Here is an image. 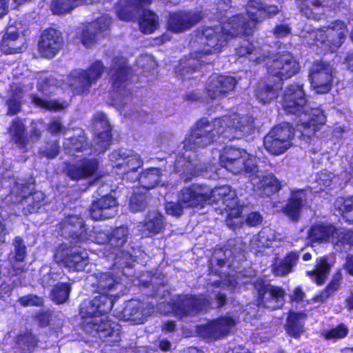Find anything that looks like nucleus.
<instances>
[{
  "mask_svg": "<svg viewBox=\"0 0 353 353\" xmlns=\"http://www.w3.org/2000/svg\"><path fill=\"white\" fill-rule=\"evenodd\" d=\"M279 11L276 6L264 5L259 0H249L246 8L248 19L243 15H236L221 26L205 27L199 32L194 41L198 44L196 50L191 54L190 57L182 60L176 72L185 76L196 70L201 63L210 61L208 55L219 52L230 39L241 34H249L256 23L276 14Z\"/></svg>",
  "mask_w": 353,
  "mask_h": 353,
  "instance_id": "obj_1",
  "label": "nucleus"
},
{
  "mask_svg": "<svg viewBox=\"0 0 353 353\" xmlns=\"http://www.w3.org/2000/svg\"><path fill=\"white\" fill-rule=\"evenodd\" d=\"M253 121L252 117L236 112L215 119L212 123L206 119H201L186 135L183 142L184 152L175 161V170H191V154L210 145L216 135L230 140L248 136L253 130Z\"/></svg>",
  "mask_w": 353,
  "mask_h": 353,
  "instance_id": "obj_2",
  "label": "nucleus"
},
{
  "mask_svg": "<svg viewBox=\"0 0 353 353\" xmlns=\"http://www.w3.org/2000/svg\"><path fill=\"white\" fill-rule=\"evenodd\" d=\"M95 278L99 289V295L92 300L84 301L80 307L82 326L85 332L98 336L100 339L110 338L107 341L118 342L120 340L121 325L116 322H110L105 315L110 312L114 302L118 297L123 287L118 277L113 278L110 273H99L91 276L90 279Z\"/></svg>",
  "mask_w": 353,
  "mask_h": 353,
  "instance_id": "obj_3",
  "label": "nucleus"
},
{
  "mask_svg": "<svg viewBox=\"0 0 353 353\" xmlns=\"http://www.w3.org/2000/svg\"><path fill=\"white\" fill-rule=\"evenodd\" d=\"M219 201L225 206L227 225L233 230L240 227L243 223L240 217L243 206L239 204L236 192L228 185L211 189L206 185L193 184L180 192L177 203H168L165 210L170 215L179 216L182 214L183 208H203Z\"/></svg>",
  "mask_w": 353,
  "mask_h": 353,
  "instance_id": "obj_4",
  "label": "nucleus"
},
{
  "mask_svg": "<svg viewBox=\"0 0 353 353\" xmlns=\"http://www.w3.org/2000/svg\"><path fill=\"white\" fill-rule=\"evenodd\" d=\"M219 162L222 168L231 173L245 174L250 179L254 190L262 196H269L281 188L279 180L272 174L259 171L256 157L243 149L225 148L219 155Z\"/></svg>",
  "mask_w": 353,
  "mask_h": 353,
  "instance_id": "obj_5",
  "label": "nucleus"
},
{
  "mask_svg": "<svg viewBox=\"0 0 353 353\" xmlns=\"http://www.w3.org/2000/svg\"><path fill=\"white\" fill-rule=\"evenodd\" d=\"M281 104L286 112L298 116L297 130L306 141L314 135L321 125L325 123L326 116L321 109L312 108L306 105L302 85L294 83L286 87Z\"/></svg>",
  "mask_w": 353,
  "mask_h": 353,
  "instance_id": "obj_6",
  "label": "nucleus"
},
{
  "mask_svg": "<svg viewBox=\"0 0 353 353\" xmlns=\"http://www.w3.org/2000/svg\"><path fill=\"white\" fill-rule=\"evenodd\" d=\"M269 48V46H261L259 41L243 40L236 51L239 57L248 55L251 61L265 63L270 75L278 77L280 81L289 79L299 71V63L291 53L271 56Z\"/></svg>",
  "mask_w": 353,
  "mask_h": 353,
  "instance_id": "obj_7",
  "label": "nucleus"
},
{
  "mask_svg": "<svg viewBox=\"0 0 353 353\" xmlns=\"http://www.w3.org/2000/svg\"><path fill=\"white\" fill-rule=\"evenodd\" d=\"M212 305L210 300L204 295H177L172 298L163 297L157 305V310L161 314L172 313L181 319H185L196 315L199 312Z\"/></svg>",
  "mask_w": 353,
  "mask_h": 353,
  "instance_id": "obj_8",
  "label": "nucleus"
},
{
  "mask_svg": "<svg viewBox=\"0 0 353 353\" xmlns=\"http://www.w3.org/2000/svg\"><path fill=\"white\" fill-rule=\"evenodd\" d=\"M347 33L346 26L342 21H335L327 27L312 30L306 26L301 36L307 43L316 46L324 52H335L344 41Z\"/></svg>",
  "mask_w": 353,
  "mask_h": 353,
  "instance_id": "obj_9",
  "label": "nucleus"
},
{
  "mask_svg": "<svg viewBox=\"0 0 353 353\" xmlns=\"http://www.w3.org/2000/svg\"><path fill=\"white\" fill-rule=\"evenodd\" d=\"M151 0H120L116 6L117 17L123 21H132L141 11L139 27L145 34H150L157 29L158 17L152 11L144 9Z\"/></svg>",
  "mask_w": 353,
  "mask_h": 353,
  "instance_id": "obj_10",
  "label": "nucleus"
},
{
  "mask_svg": "<svg viewBox=\"0 0 353 353\" xmlns=\"http://www.w3.org/2000/svg\"><path fill=\"white\" fill-rule=\"evenodd\" d=\"M59 231L61 235L65 238H72L74 243H84L87 242H95L99 244H105L108 243L107 246L110 245L109 235L104 232H90L87 234V230L85 228L83 221L81 218L71 215L65 218L59 225Z\"/></svg>",
  "mask_w": 353,
  "mask_h": 353,
  "instance_id": "obj_11",
  "label": "nucleus"
},
{
  "mask_svg": "<svg viewBox=\"0 0 353 353\" xmlns=\"http://www.w3.org/2000/svg\"><path fill=\"white\" fill-rule=\"evenodd\" d=\"M226 256V252L223 253L221 250L216 251L210 261V274L214 275H219L221 280L213 281V285L216 288H220V290L227 289L230 292H237L241 289V284H247L248 281L244 280L243 278L244 274L240 272H235L234 274H227L223 271L224 268H226V263L221 256Z\"/></svg>",
  "mask_w": 353,
  "mask_h": 353,
  "instance_id": "obj_12",
  "label": "nucleus"
},
{
  "mask_svg": "<svg viewBox=\"0 0 353 353\" xmlns=\"http://www.w3.org/2000/svg\"><path fill=\"white\" fill-rule=\"evenodd\" d=\"M30 185L23 183L14 182L10 193L4 199L6 203H21L24 214L34 213L43 205L44 194L42 192H34L30 194Z\"/></svg>",
  "mask_w": 353,
  "mask_h": 353,
  "instance_id": "obj_13",
  "label": "nucleus"
},
{
  "mask_svg": "<svg viewBox=\"0 0 353 353\" xmlns=\"http://www.w3.org/2000/svg\"><path fill=\"white\" fill-rule=\"evenodd\" d=\"M70 247L67 245H61L59 247L54 254L57 263H61L68 268L70 271H82L89 265L88 253L85 249L82 250L83 243H74L75 241L70 238Z\"/></svg>",
  "mask_w": 353,
  "mask_h": 353,
  "instance_id": "obj_14",
  "label": "nucleus"
},
{
  "mask_svg": "<svg viewBox=\"0 0 353 353\" xmlns=\"http://www.w3.org/2000/svg\"><path fill=\"white\" fill-rule=\"evenodd\" d=\"M103 71L104 67L99 61H94L87 70H73L68 77V86L76 94L87 92Z\"/></svg>",
  "mask_w": 353,
  "mask_h": 353,
  "instance_id": "obj_15",
  "label": "nucleus"
},
{
  "mask_svg": "<svg viewBox=\"0 0 353 353\" xmlns=\"http://www.w3.org/2000/svg\"><path fill=\"white\" fill-rule=\"evenodd\" d=\"M293 136L292 126L288 123H283L272 129L265 137L264 147L272 154H281L292 146Z\"/></svg>",
  "mask_w": 353,
  "mask_h": 353,
  "instance_id": "obj_16",
  "label": "nucleus"
},
{
  "mask_svg": "<svg viewBox=\"0 0 353 353\" xmlns=\"http://www.w3.org/2000/svg\"><path fill=\"white\" fill-rule=\"evenodd\" d=\"M345 230L338 229L332 225L317 223L313 225L308 232L312 247L332 242L336 247H344Z\"/></svg>",
  "mask_w": 353,
  "mask_h": 353,
  "instance_id": "obj_17",
  "label": "nucleus"
},
{
  "mask_svg": "<svg viewBox=\"0 0 353 353\" xmlns=\"http://www.w3.org/2000/svg\"><path fill=\"white\" fill-rule=\"evenodd\" d=\"M334 68L329 62L315 61L310 70L311 87L318 94L328 92L332 85Z\"/></svg>",
  "mask_w": 353,
  "mask_h": 353,
  "instance_id": "obj_18",
  "label": "nucleus"
},
{
  "mask_svg": "<svg viewBox=\"0 0 353 353\" xmlns=\"http://www.w3.org/2000/svg\"><path fill=\"white\" fill-rule=\"evenodd\" d=\"M129 68H127L126 61L123 58L117 59L112 69V90L114 103L117 105L125 103V99L129 97L130 92L128 88V75Z\"/></svg>",
  "mask_w": 353,
  "mask_h": 353,
  "instance_id": "obj_19",
  "label": "nucleus"
},
{
  "mask_svg": "<svg viewBox=\"0 0 353 353\" xmlns=\"http://www.w3.org/2000/svg\"><path fill=\"white\" fill-rule=\"evenodd\" d=\"M254 284L258 292L259 307L276 310L283 305L284 291L281 288L272 285L261 279H256Z\"/></svg>",
  "mask_w": 353,
  "mask_h": 353,
  "instance_id": "obj_20",
  "label": "nucleus"
},
{
  "mask_svg": "<svg viewBox=\"0 0 353 353\" xmlns=\"http://www.w3.org/2000/svg\"><path fill=\"white\" fill-rule=\"evenodd\" d=\"M110 159L122 174L136 172L143 164L140 156L129 150L114 151L110 155Z\"/></svg>",
  "mask_w": 353,
  "mask_h": 353,
  "instance_id": "obj_21",
  "label": "nucleus"
},
{
  "mask_svg": "<svg viewBox=\"0 0 353 353\" xmlns=\"http://www.w3.org/2000/svg\"><path fill=\"white\" fill-rule=\"evenodd\" d=\"M236 85V80L230 76H211L206 85V92L211 99L221 100L232 92Z\"/></svg>",
  "mask_w": 353,
  "mask_h": 353,
  "instance_id": "obj_22",
  "label": "nucleus"
},
{
  "mask_svg": "<svg viewBox=\"0 0 353 353\" xmlns=\"http://www.w3.org/2000/svg\"><path fill=\"white\" fill-rule=\"evenodd\" d=\"M236 324L235 319L230 315H225L202 327L199 333L208 339H216L229 334L232 332Z\"/></svg>",
  "mask_w": 353,
  "mask_h": 353,
  "instance_id": "obj_23",
  "label": "nucleus"
},
{
  "mask_svg": "<svg viewBox=\"0 0 353 353\" xmlns=\"http://www.w3.org/2000/svg\"><path fill=\"white\" fill-rule=\"evenodd\" d=\"M145 304L139 300L132 299L125 303L119 317L125 321H132L134 324L143 323L146 317L154 312L153 305Z\"/></svg>",
  "mask_w": 353,
  "mask_h": 353,
  "instance_id": "obj_24",
  "label": "nucleus"
},
{
  "mask_svg": "<svg viewBox=\"0 0 353 353\" xmlns=\"http://www.w3.org/2000/svg\"><path fill=\"white\" fill-rule=\"evenodd\" d=\"M63 39L60 32L52 28L46 30L39 42V51L46 58H52L62 46Z\"/></svg>",
  "mask_w": 353,
  "mask_h": 353,
  "instance_id": "obj_25",
  "label": "nucleus"
},
{
  "mask_svg": "<svg viewBox=\"0 0 353 353\" xmlns=\"http://www.w3.org/2000/svg\"><path fill=\"white\" fill-rule=\"evenodd\" d=\"M93 128L96 134V150L103 152L111 143L110 126L106 116L101 112L95 114L93 119Z\"/></svg>",
  "mask_w": 353,
  "mask_h": 353,
  "instance_id": "obj_26",
  "label": "nucleus"
},
{
  "mask_svg": "<svg viewBox=\"0 0 353 353\" xmlns=\"http://www.w3.org/2000/svg\"><path fill=\"white\" fill-rule=\"evenodd\" d=\"M203 18L198 12H177L171 13L168 20L170 30L179 32L190 28Z\"/></svg>",
  "mask_w": 353,
  "mask_h": 353,
  "instance_id": "obj_27",
  "label": "nucleus"
},
{
  "mask_svg": "<svg viewBox=\"0 0 353 353\" xmlns=\"http://www.w3.org/2000/svg\"><path fill=\"white\" fill-rule=\"evenodd\" d=\"M117 202L110 195H105L92 203L90 216L92 219L102 220L114 216L117 214Z\"/></svg>",
  "mask_w": 353,
  "mask_h": 353,
  "instance_id": "obj_28",
  "label": "nucleus"
},
{
  "mask_svg": "<svg viewBox=\"0 0 353 353\" xmlns=\"http://www.w3.org/2000/svg\"><path fill=\"white\" fill-rule=\"evenodd\" d=\"M111 19L108 15H103L89 23L83 30L82 43L86 47H90L94 43L99 37V34L108 28Z\"/></svg>",
  "mask_w": 353,
  "mask_h": 353,
  "instance_id": "obj_29",
  "label": "nucleus"
},
{
  "mask_svg": "<svg viewBox=\"0 0 353 353\" xmlns=\"http://www.w3.org/2000/svg\"><path fill=\"white\" fill-rule=\"evenodd\" d=\"M339 0H334L333 3L327 2L322 4L319 0H298V6L301 13L308 19H319L325 14V8H334Z\"/></svg>",
  "mask_w": 353,
  "mask_h": 353,
  "instance_id": "obj_30",
  "label": "nucleus"
},
{
  "mask_svg": "<svg viewBox=\"0 0 353 353\" xmlns=\"http://www.w3.org/2000/svg\"><path fill=\"white\" fill-rule=\"evenodd\" d=\"M97 168L95 159H83L79 164L68 165L65 172L71 179L77 180L93 175Z\"/></svg>",
  "mask_w": 353,
  "mask_h": 353,
  "instance_id": "obj_31",
  "label": "nucleus"
},
{
  "mask_svg": "<svg viewBox=\"0 0 353 353\" xmlns=\"http://www.w3.org/2000/svg\"><path fill=\"white\" fill-rule=\"evenodd\" d=\"M335 263L332 255L325 256L316 259L315 269L307 272L309 276L317 285L323 284L327 279L331 268Z\"/></svg>",
  "mask_w": 353,
  "mask_h": 353,
  "instance_id": "obj_32",
  "label": "nucleus"
},
{
  "mask_svg": "<svg viewBox=\"0 0 353 353\" xmlns=\"http://www.w3.org/2000/svg\"><path fill=\"white\" fill-rule=\"evenodd\" d=\"M23 39L19 37L14 28L10 26L3 37L1 49L6 54L18 53L22 51Z\"/></svg>",
  "mask_w": 353,
  "mask_h": 353,
  "instance_id": "obj_33",
  "label": "nucleus"
},
{
  "mask_svg": "<svg viewBox=\"0 0 353 353\" xmlns=\"http://www.w3.org/2000/svg\"><path fill=\"white\" fill-rule=\"evenodd\" d=\"M305 199L306 193L304 190L292 192L291 196L283 210L284 214L292 220L297 221L300 216L303 202Z\"/></svg>",
  "mask_w": 353,
  "mask_h": 353,
  "instance_id": "obj_34",
  "label": "nucleus"
},
{
  "mask_svg": "<svg viewBox=\"0 0 353 353\" xmlns=\"http://www.w3.org/2000/svg\"><path fill=\"white\" fill-rule=\"evenodd\" d=\"M275 240V231L270 228H264L257 235L252 237L250 241L251 249L261 252L262 248H270Z\"/></svg>",
  "mask_w": 353,
  "mask_h": 353,
  "instance_id": "obj_35",
  "label": "nucleus"
},
{
  "mask_svg": "<svg viewBox=\"0 0 353 353\" xmlns=\"http://www.w3.org/2000/svg\"><path fill=\"white\" fill-rule=\"evenodd\" d=\"M299 254L292 252L283 260H276L272 266V272L276 276H285L292 272V268L296 264Z\"/></svg>",
  "mask_w": 353,
  "mask_h": 353,
  "instance_id": "obj_36",
  "label": "nucleus"
},
{
  "mask_svg": "<svg viewBox=\"0 0 353 353\" xmlns=\"http://www.w3.org/2000/svg\"><path fill=\"white\" fill-rule=\"evenodd\" d=\"M281 88V83L280 81L274 83V85L262 83L256 91V98L262 103H270L277 97L278 92Z\"/></svg>",
  "mask_w": 353,
  "mask_h": 353,
  "instance_id": "obj_37",
  "label": "nucleus"
},
{
  "mask_svg": "<svg viewBox=\"0 0 353 353\" xmlns=\"http://www.w3.org/2000/svg\"><path fill=\"white\" fill-rule=\"evenodd\" d=\"M305 318L306 316L303 312H290L286 324L288 333L294 338L299 337L303 332V323Z\"/></svg>",
  "mask_w": 353,
  "mask_h": 353,
  "instance_id": "obj_38",
  "label": "nucleus"
},
{
  "mask_svg": "<svg viewBox=\"0 0 353 353\" xmlns=\"http://www.w3.org/2000/svg\"><path fill=\"white\" fill-rule=\"evenodd\" d=\"M92 3V0H52L50 8L54 14H64L79 6L82 2Z\"/></svg>",
  "mask_w": 353,
  "mask_h": 353,
  "instance_id": "obj_39",
  "label": "nucleus"
},
{
  "mask_svg": "<svg viewBox=\"0 0 353 353\" xmlns=\"http://www.w3.org/2000/svg\"><path fill=\"white\" fill-rule=\"evenodd\" d=\"M74 132L75 137L66 138L65 141L63 143L65 150H68L69 152L83 150L85 149V146L87 145L83 130L77 128L74 130Z\"/></svg>",
  "mask_w": 353,
  "mask_h": 353,
  "instance_id": "obj_40",
  "label": "nucleus"
},
{
  "mask_svg": "<svg viewBox=\"0 0 353 353\" xmlns=\"http://www.w3.org/2000/svg\"><path fill=\"white\" fill-rule=\"evenodd\" d=\"M25 126L22 121L15 119L9 128L11 141L19 148H23L27 144V139L24 134Z\"/></svg>",
  "mask_w": 353,
  "mask_h": 353,
  "instance_id": "obj_41",
  "label": "nucleus"
},
{
  "mask_svg": "<svg viewBox=\"0 0 353 353\" xmlns=\"http://www.w3.org/2000/svg\"><path fill=\"white\" fill-rule=\"evenodd\" d=\"M161 174L159 168H152L145 170L139 176V183L141 184V190L154 188L159 182Z\"/></svg>",
  "mask_w": 353,
  "mask_h": 353,
  "instance_id": "obj_42",
  "label": "nucleus"
},
{
  "mask_svg": "<svg viewBox=\"0 0 353 353\" xmlns=\"http://www.w3.org/2000/svg\"><path fill=\"white\" fill-rule=\"evenodd\" d=\"M334 208L346 221L353 223V196L338 198L334 202Z\"/></svg>",
  "mask_w": 353,
  "mask_h": 353,
  "instance_id": "obj_43",
  "label": "nucleus"
},
{
  "mask_svg": "<svg viewBox=\"0 0 353 353\" xmlns=\"http://www.w3.org/2000/svg\"><path fill=\"white\" fill-rule=\"evenodd\" d=\"M31 98L32 103L36 106L46 110L59 111L65 108L68 105L66 102H59L54 100H48L37 95H32Z\"/></svg>",
  "mask_w": 353,
  "mask_h": 353,
  "instance_id": "obj_44",
  "label": "nucleus"
},
{
  "mask_svg": "<svg viewBox=\"0 0 353 353\" xmlns=\"http://www.w3.org/2000/svg\"><path fill=\"white\" fill-rule=\"evenodd\" d=\"M144 227L150 233H159L163 227L162 215L157 211L150 212L145 219Z\"/></svg>",
  "mask_w": 353,
  "mask_h": 353,
  "instance_id": "obj_45",
  "label": "nucleus"
},
{
  "mask_svg": "<svg viewBox=\"0 0 353 353\" xmlns=\"http://www.w3.org/2000/svg\"><path fill=\"white\" fill-rule=\"evenodd\" d=\"M141 188L134 191L133 195L130 200V208L132 212H140L147 206L146 192H143Z\"/></svg>",
  "mask_w": 353,
  "mask_h": 353,
  "instance_id": "obj_46",
  "label": "nucleus"
},
{
  "mask_svg": "<svg viewBox=\"0 0 353 353\" xmlns=\"http://www.w3.org/2000/svg\"><path fill=\"white\" fill-rule=\"evenodd\" d=\"M70 288L69 284L59 283L54 285L51 292L52 299L58 304L65 302L69 296Z\"/></svg>",
  "mask_w": 353,
  "mask_h": 353,
  "instance_id": "obj_47",
  "label": "nucleus"
},
{
  "mask_svg": "<svg viewBox=\"0 0 353 353\" xmlns=\"http://www.w3.org/2000/svg\"><path fill=\"white\" fill-rule=\"evenodd\" d=\"M128 230L126 227L121 226L114 229L110 238V245L114 249L119 248L127 241Z\"/></svg>",
  "mask_w": 353,
  "mask_h": 353,
  "instance_id": "obj_48",
  "label": "nucleus"
},
{
  "mask_svg": "<svg viewBox=\"0 0 353 353\" xmlns=\"http://www.w3.org/2000/svg\"><path fill=\"white\" fill-rule=\"evenodd\" d=\"M333 180H336V177L332 173L327 171L322 172L318 174L313 189H316V192L323 191L331 186Z\"/></svg>",
  "mask_w": 353,
  "mask_h": 353,
  "instance_id": "obj_49",
  "label": "nucleus"
},
{
  "mask_svg": "<svg viewBox=\"0 0 353 353\" xmlns=\"http://www.w3.org/2000/svg\"><path fill=\"white\" fill-rule=\"evenodd\" d=\"M17 343L23 351L30 352L36 345L37 341L31 333L27 332L18 336Z\"/></svg>",
  "mask_w": 353,
  "mask_h": 353,
  "instance_id": "obj_50",
  "label": "nucleus"
},
{
  "mask_svg": "<svg viewBox=\"0 0 353 353\" xmlns=\"http://www.w3.org/2000/svg\"><path fill=\"white\" fill-rule=\"evenodd\" d=\"M24 92L23 88H17L14 90V94L12 99H10L8 101V113L10 114H15L20 110L21 103V93Z\"/></svg>",
  "mask_w": 353,
  "mask_h": 353,
  "instance_id": "obj_51",
  "label": "nucleus"
},
{
  "mask_svg": "<svg viewBox=\"0 0 353 353\" xmlns=\"http://www.w3.org/2000/svg\"><path fill=\"white\" fill-rule=\"evenodd\" d=\"M14 258L17 262H22L26 256V248L21 238L16 237L13 242Z\"/></svg>",
  "mask_w": 353,
  "mask_h": 353,
  "instance_id": "obj_52",
  "label": "nucleus"
},
{
  "mask_svg": "<svg viewBox=\"0 0 353 353\" xmlns=\"http://www.w3.org/2000/svg\"><path fill=\"white\" fill-rule=\"evenodd\" d=\"M340 283L337 279H334L327 287L326 290L314 298V302H323L330 295L333 294L339 288Z\"/></svg>",
  "mask_w": 353,
  "mask_h": 353,
  "instance_id": "obj_53",
  "label": "nucleus"
},
{
  "mask_svg": "<svg viewBox=\"0 0 353 353\" xmlns=\"http://www.w3.org/2000/svg\"><path fill=\"white\" fill-rule=\"evenodd\" d=\"M347 334V328L345 325H341L327 332L325 336L327 339H339L345 337Z\"/></svg>",
  "mask_w": 353,
  "mask_h": 353,
  "instance_id": "obj_54",
  "label": "nucleus"
},
{
  "mask_svg": "<svg viewBox=\"0 0 353 353\" xmlns=\"http://www.w3.org/2000/svg\"><path fill=\"white\" fill-rule=\"evenodd\" d=\"M48 130L52 134H57L62 132L64 135L68 136L69 134L68 130L63 127L61 121L58 119H53L49 123Z\"/></svg>",
  "mask_w": 353,
  "mask_h": 353,
  "instance_id": "obj_55",
  "label": "nucleus"
},
{
  "mask_svg": "<svg viewBox=\"0 0 353 353\" xmlns=\"http://www.w3.org/2000/svg\"><path fill=\"white\" fill-rule=\"evenodd\" d=\"M19 302L23 306H39L43 303V299L35 295H27L21 297Z\"/></svg>",
  "mask_w": 353,
  "mask_h": 353,
  "instance_id": "obj_56",
  "label": "nucleus"
},
{
  "mask_svg": "<svg viewBox=\"0 0 353 353\" xmlns=\"http://www.w3.org/2000/svg\"><path fill=\"white\" fill-rule=\"evenodd\" d=\"M38 90L45 95H49L54 92L55 88L48 84V80L45 77L41 79L38 82Z\"/></svg>",
  "mask_w": 353,
  "mask_h": 353,
  "instance_id": "obj_57",
  "label": "nucleus"
},
{
  "mask_svg": "<svg viewBox=\"0 0 353 353\" xmlns=\"http://www.w3.org/2000/svg\"><path fill=\"white\" fill-rule=\"evenodd\" d=\"M263 217L259 212H251L245 219V223L250 226H256L262 223Z\"/></svg>",
  "mask_w": 353,
  "mask_h": 353,
  "instance_id": "obj_58",
  "label": "nucleus"
},
{
  "mask_svg": "<svg viewBox=\"0 0 353 353\" xmlns=\"http://www.w3.org/2000/svg\"><path fill=\"white\" fill-rule=\"evenodd\" d=\"M290 33V28L287 25L281 24L275 27L274 34L278 38H283Z\"/></svg>",
  "mask_w": 353,
  "mask_h": 353,
  "instance_id": "obj_59",
  "label": "nucleus"
},
{
  "mask_svg": "<svg viewBox=\"0 0 353 353\" xmlns=\"http://www.w3.org/2000/svg\"><path fill=\"white\" fill-rule=\"evenodd\" d=\"M41 153L48 159H53L59 153V146L57 143H53L49 150H42Z\"/></svg>",
  "mask_w": 353,
  "mask_h": 353,
  "instance_id": "obj_60",
  "label": "nucleus"
},
{
  "mask_svg": "<svg viewBox=\"0 0 353 353\" xmlns=\"http://www.w3.org/2000/svg\"><path fill=\"white\" fill-rule=\"evenodd\" d=\"M353 245V232L350 230H345L344 234V247L343 249H340L341 252L346 250V246Z\"/></svg>",
  "mask_w": 353,
  "mask_h": 353,
  "instance_id": "obj_61",
  "label": "nucleus"
},
{
  "mask_svg": "<svg viewBox=\"0 0 353 353\" xmlns=\"http://www.w3.org/2000/svg\"><path fill=\"white\" fill-rule=\"evenodd\" d=\"M205 2L216 4L221 10H226L230 8L231 0H205Z\"/></svg>",
  "mask_w": 353,
  "mask_h": 353,
  "instance_id": "obj_62",
  "label": "nucleus"
},
{
  "mask_svg": "<svg viewBox=\"0 0 353 353\" xmlns=\"http://www.w3.org/2000/svg\"><path fill=\"white\" fill-rule=\"evenodd\" d=\"M213 296L216 299V307H221L224 305L225 301V294H223L220 290H214L213 292Z\"/></svg>",
  "mask_w": 353,
  "mask_h": 353,
  "instance_id": "obj_63",
  "label": "nucleus"
},
{
  "mask_svg": "<svg viewBox=\"0 0 353 353\" xmlns=\"http://www.w3.org/2000/svg\"><path fill=\"white\" fill-rule=\"evenodd\" d=\"M176 325L174 321H167L162 325V331L165 333H169L175 330Z\"/></svg>",
  "mask_w": 353,
  "mask_h": 353,
  "instance_id": "obj_64",
  "label": "nucleus"
}]
</instances>
